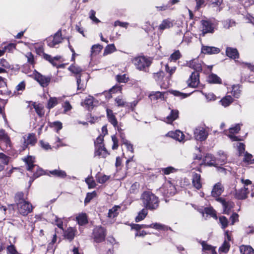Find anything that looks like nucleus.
Instances as JSON below:
<instances>
[{
	"instance_id": "nucleus-1",
	"label": "nucleus",
	"mask_w": 254,
	"mask_h": 254,
	"mask_svg": "<svg viewBox=\"0 0 254 254\" xmlns=\"http://www.w3.org/2000/svg\"><path fill=\"white\" fill-rule=\"evenodd\" d=\"M141 200L143 206L150 210L156 209L158 206V198L150 191L144 192L141 196Z\"/></svg>"
},
{
	"instance_id": "nucleus-2",
	"label": "nucleus",
	"mask_w": 254,
	"mask_h": 254,
	"mask_svg": "<svg viewBox=\"0 0 254 254\" xmlns=\"http://www.w3.org/2000/svg\"><path fill=\"white\" fill-rule=\"evenodd\" d=\"M208 128L203 126H198L193 130V137L197 141L205 140L208 136Z\"/></svg>"
},
{
	"instance_id": "nucleus-3",
	"label": "nucleus",
	"mask_w": 254,
	"mask_h": 254,
	"mask_svg": "<svg viewBox=\"0 0 254 254\" xmlns=\"http://www.w3.org/2000/svg\"><path fill=\"white\" fill-rule=\"evenodd\" d=\"M133 63L136 68L139 70H145L151 64V62L148 59L144 56L136 57L133 60Z\"/></svg>"
},
{
	"instance_id": "nucleus-4",
	"label": "nucleus",
	"mask_w": 254,
	"mask_h": 254,
	"mask_svg": "<svg viewBox=\"0 0 254 254\" xmlns=\"http://www.w3.org/2000/svg\"><path fill=\"white\" fill-rule=\"evenodd\" d=\"M17 205L18 212L23 216L27 215L32 210V205L26 201H18Z\"/></svg>"
},
{
	"instance_id": "nucleus-5",
	"label": "nucleus",
	"mask_w": 254,
	"mask_h": 254,
	"mask_svg": "<svg viewBox=\"0 0 254 254\" xmlns=\"http://www.w3.org/2000/svg\"><path fill=\"white\" fill-rule=\"evenodd\" d=\"M93 234L94 241L96 243L102 242L105 240L106 231L103 227L98 226L95 228L93 230Z\"/></svg>"
},
{
	"instance_id": "nucleus-6",
	"label": "nucleus",
	"mask_w": 254,
	"mask_h": 254,
	"mask_svg": "<svg viewBox=\"0 0 254 254\" xmlns=\"http://www.w3.org/2000/svg\"><path fill=\"white\" fill-rule=\"evenodd\" d=\"M11 141L10 137L4 129H0V146L2 149L5 147H10Z\"/></svg>"
},
{
	"instance_id": "nucleus-7",
	"label": "nucleus",
	"mask_w": 254,
	"mask_h": 254,
	"mask_svg": "<svg viewBox=\"0 0 254 254\" xmlns=\"http://www.w3.org/2000/svg\"><path fill=\"white\" fill-rule=\"evenodd\" d=\"M37 139L35 135L33 133H29L23 137L22 148L25 150L28 145H34L36 142Z\"/></svg>"
},
{
	"instance_id": "nucleus-8",
	"label": "nucleus",
	"mask_w": 254,
	"mask_h": 254,
	"mask_svg": "<svg viewBox=\"0 0 254 254\" xmlns=\"http://www.w3.org/2000/svg\"><path fill=\"white\" fill-rule=\"evenodd\" d=\"M202 62L198 58L194 59L187 62L186 64L189 67L193 69L195 72H199L202 70Z\"/></svg>"
},
{
	"instance_id": "nucleus-9",
	"label": "nucleus",
	"mask_w": 254,
	"mask_h": 254,
	"mask_svg": "<svg viewBox=\"0 0 254 254\" xmlns=\"http://www.w3.org/2000/svg\"><path fill=\"white\" fill-rule=\"evenodd\" d=\"M250 192V188L244 186L243 188L235 191V197L238 199H245L247 198L248 194Z\"/></svg>"
},
{
	"instance_id": "nucleus-10",
	"label": "nucleus",
	"mask_w": 254,
	"mask_h": 254,
	"mask_svg": "<svg viewBox=\"0 0 254 254\" xmlns=\"http://www.w3.org/2000/svg\"><path fill=\"white\" fill-rule=\"evenodd\" d=\"M201 50L202 53L207 55L217 54L220 52V50L218 48L213 46H204L203 45L201 46Z\"/></svg>"
},
{
	"instance_id": "nucleus-11",
	"label": "nucleus",
	"mask_w": 254,
	"mask_h": 254,
	"mask_svg": "<svg viewBox=\"0 0 254 254\" xmlns=\"http://www.w3.org/2000/svg\"><path fill=\"white\" fill-rule=\"evenodd\" d=\"M188 82L189 86L193 88L196 87L199 82L198 72H193Z\"/></svg>"
},
{
	"instance_id": "nucleus-12",
	"label": "nucleus",
	"mask_w": 254,
	"mask_h": 254,
	"mask_svg": "<svg viewBox=\"0 0 254 254\" xmlns=\"http://www.w3.org/2000/svg\"><path fill=\"white\" fill-rule=\"evenodd\" d=\"M202 31L203 35L205 34L210 33H212L214 32V27L211 22L207 20H202Z\"/></svg>"
},
{
	"instance_id": "nucleus-13",
	"label": "nucleus",
	"mask_w": 254,
	"mask_h": 254,
	"mask_svg": "<svg viewBox=\"0 0 254 254\" xmlns=\"http://www.w3.org/2000/svg\"><path fill=\"white\" fill-rule=\"evenodd\" d=\"M228 91L234 98H239L241 95L242 87L239 84L233 85L228 88Z\"/></svg>"
},
{
	"instance_id": "nucleus-14",
	"label": "nucleus",
	"mask_w": 254,
	"mask_h": 254,
	"mask_svg": "<svg viewBox=\"0 0 254 254\" xmlns=\"http://www.w3.org/2000/svg\"><path fill=\"white\" fill-rule=\"evenodd\" d=\"M203 161V164L206 166L217 167L219 165V163H216V159L211 154H206Z\"/></svg>"
},
{
	"instance_id": "nucleus-15",
	"label": "nucleus",
	"mask_w": 254,
	"mask_h": 254,
	"mask_svg": "<svg viewBox=\"0 0 254 254\" xmlns=\"http://www.w3.org/2000/svg\"><path fill=\"white\" fill-rule=\"evenodd\" d=\"M216 200L220 202L223 208V211L225 214H229L231 208L233 207L232 203L229 201H226L221 197H218Z\"/></svg>"
},
{
	"instance_id": "nucleus-16",
	"label": "nucleus",
	"mask_w": 254,
	"mask_h": 254,
	"mask_svg": "<svg viewBox=\"0 0 254 254\" xmlns=\"http://www.w3.org/2000/svg\"><path fill=\"white\" fill-rule=\"evenodd\" d=\"M62 32L61 30H59L55 34L53 37L52 41L49 43V46L51 47H56L57 45H58L62 42Z\"/></svg>"
},
{
	"instance_id": "nucleus-17",
	"label": "nucleus",
	"mask_w": 254,
	"mask_h": 254,
	"mask_svg": "<svg viewBox=\"0 0 254 254\" xmlns=\"http://www.w3.org/2000/svg\"><path fill=\"white\" fill-rule=\"evenodd\" d=\"M223 191V187L220 183L216 184L211 191V195L213 197L217 198Z\"/></svg>"
},
{
	"instance_id": "nucleus-18",
	"label": "nucleus",
	"mask_w": 254,
	"mask_h": 254,
	"mask_svg": "<svg viewBox=\"0 0 254 254\" xmlns=\"http://www.w3.org/2000/svg\"><path fill=\"white\" fill-rule=\"evenodd\" d=\"M95 147V156L102 158H105L108 152L104 145H99Z\"/></svg>"
},
{
	"instance_id": "nucleus-19",
	"label": "nucleus",
	"mask_w": 254,
	"mask_h": 254,
	"mask_svg": "<svg viewBox=\"0 0 254 254\" xmlns=\"http://www.w3.org/2000/svg\"><path fill=\"white\" fill-rule=\"evenodd\" d=\"M227 56L231 59L235 60L239 58V54L236 48L227 47L226 49Z\"/></svg>"
},
{
	"instance_id": "nucleus-20",
	"label": "nucleus",
	"mask_w": 254,
	"mask_h": 254,
	"mask_svg": "<svg viewBox=\"0 0 254 254\" xmlns=\"http://www.w3.org/2000/svg\"><path fill=\"white\" fill-rule=\"evenodd\" d=\"M240 130V126L239 124L236 125L234 127H232L229 128V132L231 133L228 135L229 137L232 140V141H239L241 140V139L238 138V137L232 134L235 133H237Z\"/></svg>"
},
{
	"instance_id": "nucleus-21",
	"label": "nucleus",
	"mask_w": 254,
	"mask_h": 254,
	"mask_svg": "<svg viewBox=\"0 0 254 254\" xmlns=\"http://www.w3.org/2000/svg\"><path fill=\"white\" fill-rule=\"evenodd\" d=\"M192 183L193 186L197 190H199L202 187L201 182V176L200 174L197 173L193 174L192 179Z\"/></svg>"
},
{
	"instance_id": "nucleus-22",
	"label": "nucleus",
	"mask_w": 254,
	"mask_h": 254,
	"mask_svg": "<svg viewBox=\"0 0 254 254\" xmlns=\"http://www.w3.org/2000/svg\"><path fill=\"white\" fill-rule=\"evenodd\" d=\"M107 116L109 122L116 128L118 127V121L112 110L107 109L106 110Z\"/></svg>"
},
{
	"instance_id": "nucleus-23",
	"label": "nucleus",
	"mask_w": 254,
	"mask_h": 254,
	"mask_svg": "<svg viewBox=\"0 0 254 254\" xmlns=\"http://www.w3.org/2000/svg\"><path fill=\"white\" fill-rule=\"evenodd\" d=\"M166 92H161L159 91H152L149 94V98L151 100H157L160 99L161 100L164 99Z\"/></svg>"
},
{
	"instance_id": "nucleus-24",
	"label": "nucleus",
	"mask_w": 254,
	"mask_h": 254,
	"mask_svg": "<svg viewBox=\"0 0 254 254\" xmlns=\"http://www.w3.org/2000/svg\"><path fill=\"white\" fill-rule=\"evenodd\" d=\"M169 136L181 142L184 140L185 135L180 130H176L175 132L171 131L168 132Z\"/></svg>"
},
{
	"instance_id": "nucleus-25",
	"label": "nucleus",
	"mask_w": 254,
	"mask_h": 254,
	"mask_svg": "<svg viewBox=\"0 0 254 254\" xmlns=\"http://www.w3.org/2000/svg\"><path fill=\"white\" fill-rule=\"evenodd\" d=\"M61 57H55L52 58L51 56L49 55V62L52 64L54 66H56L57 68L64 67V64H61L60 59Z\"/></svg>"
},
{
	"instance_id": "nucleus-26",
	"label": "nucleus",
	"mask_w": 254,
	"mask_h": 254,
	"mask_svg": "<svg viewBox=\"0 0 254 254\" xmlns=\"http://www.w3.org/2000/svg\"><path fill=\"white\" fill-rule=\"evenodd\" d=\"M76 230L71 227L67 229L64 232V237L70 242L74 238Z\"/></svg>"
},
{
	"instance_id": "nucleus-27",
	"label": "nucleus",
	"mask_w": 254,
	"mask_h": 254,
	"mask_svg": "<svg viewBox=\"0 0 254 254\" xmlns=\"http://www.w3.org/2000/svg\"><path fill=\"white\" fill-rule=\"evenodd\" d=\"M35 79L43 87H46L48 86V78L40 73L37 72L35 74Z\"/></svg>"
},
{
	"instance_id": "nucleus-28",
	"label": "nucleus",
	"mask_w": 254,
	"mask_h": 254,
	"mask_svg": "<svg viewBox=\"0 0 254 254\" xmlns=\"http://www.w3.org/2000/svg\"><path fill=\"white\" fill-rule=\"evenodd\" d=\"M178 116L179 111L177 110H172L170 115L166 117L165 122L171 124L178 118Z\"/></svg>"
},
{
	"instance_id": "nucleus-29",
	"label": "nucleus",
	"mask_w": 254,
	"mask_h": 254,
	"mask_svg": "<svg viewBox=\"0 0 254 254\" xmlns=\"http://www.w3.org/2000/svg\"><path fill=\"white\" fill-rule=\"evenodd\" d=\"M66 96L63 95L62 97L56 98L55 97H50L49 99V109L54 108L59 103V101L63 100Z\"/></svg>"
},
{
	"instance_id": "nucleus-30",
	"label": "nucleus",
	"mask_w": 254,
	"mask_h": 254,
	"mask_svg": "<svg viewBox=\"0 0 254 254\" xmlns=\"http://www.w3.org/2000/svg\"><path fill=\"white\" fill-rule=\"evenodd\" d=\"M50 222L52 224L57 225L59 228L63 230V222L61 219L58 218L54 214H52L50 218Z\"/></svg>"
},
{
	"instance_id": "nucleus-31",
	"label": "nucleus",
	"mask_w": 254,
	"mask_h": 254,
	"mask_svg": "<svg viewBox=\"0 0 254 254\" xmlns=\"http://www.w3.org/2000/svg\"><path fill=\"white\" fill-rule=\"evenodd\" d=\"M9 158L2 153H0V172L3 170L4 165L9 163Z\"/></svg>"
},
{
	"instance_id": "nucleus-32",
	"label": "nucleus",
	"mask_w": 254,
	"mask_h": 254,
	"mask_svg": "<svg viewBox=\"0 0 254 254\" xmlns=\"http://www.w3.org/2000/svg\"><path fill=\"white\" fill-rule=\"evenodd\" d=\"M173 26V23L169 19L163 20L159 26V29L162 31Z\"/></svg>"
},
{
	"instance_id": "nucleus-33",
	"label": "nucleus",
	"mask_w": 254,
	"mask_h": 254,
	"mask_svg": "<svg viewBox=\"0 0 254 254\" xmlns=\"http://www.w3.org/2000/svg\"><path fill=\"white\" fill-rule=\"evenodd\" d=\"M27 165V169L29 171H32L33 169L35 167L34 165V158L32 156H29L27 158L24 159Z\"/></svg>"
},
{
	"instance_id": "nucleus-34",
	"label": "nucleus",
	"mask_w": 254,
	"mask_h": 254,
	"mask_svg": "<svg viewBox=\"0 0 254 254\" xmlns=\"http://www.w3.org/2000/svg\"><path fill=\"white\" fill-rule=\"evenodd\" d=\"M219 157L216 159V163H219V165H222L224 164L227 161V156L223 151H220L218 152Z\"/></svg>"
},
{
	"instance_id": "nucleus-35",
	"label": "nucleus",
	"mask_w": 254,
	"mask_h": 254,
	"mask_svg": "<svg viewBox=\"0 0 254 254\" xmlns=\"http://www.w3.org/2000/svg\"><path fill=\"white\" fill-rule=\"evenodd\" d=\"M120 208V207L118 205H115L111 209H109V212L108 213V217L110 218H114L119 214V210Z\"/></svg>"
},
{
	"instance_id": "nucleus-36",
	"label": "nucleus",
	"mask_w": 254,
	"mask_h": 254,
	"mask_svg": "<svg viewBox=\"0 0 254 254\" xmlns=\"http://www.w3.org/2000/svg\"><path fill=\"white\" fill-rule=\"evenodd\" d=\"M49 173L55 177H57L61 178H64L66 176V173L64 171L59 169H55L54 170L50 171H49Z\"/></svg>"
},
{
	"instance_id": "nucleus-37",
	"label": "nucleus",
	"mask_w": 254,
	"mask_h": 254,
	"mask_svg": "<svg viewBox=\"0 0 254 254\" xmlns=\"http://www.w3.org/2000/svg\"><path fill=\"white\" fill-rule=\"evenodd\" d=\"M240 251L242 254H254V250L250 246H241Z\"/></svg>"
},
{
	"instance_id": "nucleus-38",
	"label": "nucleus",
	"mask_w": 254,
	"mask_h": 254,
	"mask_svg": "<svg viewBox=\"0 0 254 254\" xmlns=\"http://www.w3.org/2000/svg\"><path fill=\"white\" fill-rule=\"evenodd\" d=\"M233 100H234L231 96L227 95L223 98L220 101V102L221 103L222 106L226 107L229 106L233 102Z\"/></svg>"
},
{
	"instance_id": "nucleus-39",
	"label": "nucleus",
	"mask_w": 254,
	"mask_h": 254,
	"mask_svg": "<svg viewBox=\"0 0 254 254\" xmlns=\"http://www.w3.org/2000/svg\"><path fill=\"white\" fill-rule=\"evenodd\" d=\"M33 106L37 114L40 117H42L44 114L43 106L40 104H37L36 103H34Z\"/></svg>"
},
{
	"instance_id": "nucleus-40",
	"label": "nucleus",
	"mask_w": 254,
	"mask_h": 254,
	"mask_svg": "<svg viewBox=\"0 0 254 254\" xmlns=\"http://www.w3.org/2000/svg\"><path fill=\"white\" fill-rule=\"evenodd\" d=\"M110 178V176L105 175H101L98 173L96 175V179L97 181L100 184H104Z\"/></svg>"
},
{
	"instance_id": "nucleus-41",
	"label": "nucleus",
	"mask_w": 254,
	"mask_h": 254,
	"mask_svg": "<svg viewBox=\"0 0 254 254\" xmlns=\"http://www.w3.org/2000/svg\"><path fill=\"white\" fill-rule=\"evenodd\" d=\"M148 213L146 209L143 208L138 213V215L135 218V221L138 222L144 219Z\"/></svg>"
},
{
	"instance_id": "nucleus-42",
	"label": "nucleus",
	"mask_w": 254,
	"mask_h": 254,
	"mask_svg": "<svg viewBox=\"0 0 254 254\" xmlns=\"http://www.w3.org/2000/svg\"><path fill=\"white\" fill-rule=\"evenodd\" d=\"M76 220L80 225H83L87 223V216L85 214H81L76 217Z\"/></svg>"
},
{
	"instance_id": "nucleus-43",
	"label": "nucleus",
	"mask_w": 254,
	"mask_h": 254,
	"mask_svg": "<svg viewBox=\"0 0 254 254\" xmlns=\"http://www.w3.org/2000/svg\"><path fill=\"white\" fill-rule=\"evenodd\" d=\"M102 49L103 46L100 44H96L93 45L91 48V56H95L98 54Z\"/></svg>"
},
{
	"instance_id": "nucleus-44",
	"label": "nucleus",
	"mask_w": 254,
	"mask_h": 254,
	"mask_svg": "<svg viewBox=\"0 0 254 254\" xmlns=\"http://www.w3.org/2000/svg\"><path fill=\"white\" fill-rule=\"evenodd\" d=\"M208 80L209 82L212 83H220L221 80L216 74L212 73L208 76Z\"/></svg>"
},
{
	"instance_id": "nucleus-45",
	"label": "nucleus",
	"mask_w": 254,
	"mask_h": 254,
	"mask_svg": "<svg viewBox=\"0 0 254 254\" xmlns=\"http://www.w3.org/2000/svg\"><path fill=\"white\" fill-rule=\"evenodd\" d=\"M49 126L53 128L57 132L62 128V124L59 121L54 122L53 123L49 122Z\"/></svg>"
},
{
	"instance_id": "nucleus-46",
	"label": "nucleus",
	"mask_w": 254,
	"mask_h": 254,
	"mask_svg": "<svg viewBox=\"0 0 254 254\" xmlns=\"http://www.w3.org/2000/svg\"><path fill=\"white\" fill-rule=\"evenodd\" d=\"M150 228L155 229L158 230H167L168 227L160 223H152L149 225Z\"/></svg>"
},
{
	"instance_id": "nucleus-47",
	"label": "nucleus",
	"mask_w": 254,
	"mask_h": 254,
	"mask_svg": "<svg viewBox=\"0 0 254 254\" xmlns=\"http://www.w3.org/2000/svg\"><path fill=\"white\" fill-rule=\"evenodd\" d=\"M36 53L39 55H43L44 58L46 60H48V55L44 53V48L42 45H37L36 47Z\"/></svg>"
},
{
	"instance_id": "nucleus-48",
	"label": "nucleus",
	"mask_w": 254,
	"mask_h": 254,
	"mask_svg": "<svg viewBox=\"0 0 254 254\" xmlns=\"http://www.w3.org/2000/svg\"><path fill=\"white\" fill-rule=\"evenodd\" d=\"M68 69L72 73L76 74V76L77 75H81L79 73L82 71V69L80 67L72 64Z\"/></svg>"
},
{
	"instance_id": "nucleus-49",
	"label": "nucleus",
	"mask_w": 254,
	"mask_h": 254,
	"mask_svg": "<svg viewBox=\"0 0 254 254\" xmlns=\"http://www.w3.org/2000/svg\"><path fill=\"white\" fill-rule=\"evenodd\" d=\"M170 92L172 94L174 95L175 96L179 97L181 99L185 98L189 96L191 94V93H189V94L183 93L180 92H179L178 91H176V90H172V91H170Z\"/></svg>"
},
{
	"instance_id": "nucleus-50",
	"label": "nucleus",
	"mask_w": 254,
	"mask_h": 254,
	"mask_svg": "<svg viewBox=\"0 0 254 254\" xmlns=\"http://www.w3.org/2000/svg\"><path fill=\"white\" fill-rule=\"evenodd\" d=\"M116 47L114 44H110L107 46L104 50V55H107L112 53L116 51Z\"/></svg>"
},
{
	"instance_id": "nucleus-51",
	"label": "nucleus",
	"mask_w": 254,
	"mask_h": 254,
	"mask_svg": "<svg viewBox=\"0 0 254 254\" xmlns=\"http://www.w3.org/2000/svg\"><path fill=\"white\" fill-rule=\"evenodd\" d=\"M85 182L88 185V188L89 189L94 188L96 186L95 181L93 180L92 177L91 176L85 179Z\"/></svg>"
},
{
	"instance_id": "nucleus-52",
	"label": "nucleus",
	"mask_w": 254,
	"mask_h": 254,
	"mask_svg": "<svg viewBox=\"0 0 254 254\" xmlns=\"http://www.w3.org/2000/svg\"><path fill=\"white\" fill-rule=\"evenodd\" d=\"M62 107L64 108L63 112L64 114H66L72 109V106L67 101L64 102L62 104Z\"/></svg>"
},
{
	"instance_id": "nucleus-53",
	"label": "nucleus",
	"mask_w": 254,
	"mask_h": 254,
	"mask_svg": "<svg viewBox=\"0 0 254 254\" xmlns=\"http://www.w3.org/2000/svg\"><path fill=\"white\" fill-rule=\"evenodd\" d=\"M230 247L229 243L227 240H225L222 246L220 247L219 250L220 252L226 253L229 250Z\"/></svg>"
},
{
	"instance_id": "nucleus-54",
	"label": "nucleus",
	"mask_w": 254,
	"mask_h": 254,
	"mask_svg": "<svg viewBox=\"0 0 254 254\" xmlns=\"http://www.w3.org/2000/svg\"><path fill=\"white\" fill-rule=\"evenodd\" d=\"M96 11L93 9L91 10L89 13V17L92 21L96 24L100 22V20L95 16Z\"/></svg>"
},
{
	"instance_id": "nucleus-55",
	"label": "nucleus",
	"mask_w": 254,
	"mask_h": 254,
	"mask_svg": "<svg viewBox=\"0 0 254 254\" xmlns=\"http://www.w3.org/2000/svg\"><path fill=\"white\" fill-rule=\"evenodd\" d=\"M219 222L221 224V228L223 229H225L228 225V221L227 218L224 216L219 217Z\"/></svg>"
},
{
	"instance_id": "nucleus-56",
	"label": "nucleus",
	"mask_w": 254,
	"mask_h": 254,
	"mask_svg": "<svg viewBox=\"0 0 254 254\" xmlns=\"http://www.w3.org/2000/svg\"><path fill=\"white\" fill-rule=\"evenodd\" d=\"M164 73L162 71H160L159 72H158L157 73H154L153 74V78L157 82L161 81L164 78Z\"/></svg>"
},
{
	"instance_id": "nucleus-57",
	"label": "nucleus",
	"mask_w": 254,
	"mask_h": 254,
	"mask_svg": "<svg viewBox=\"0 0 254 254\" xmlns=\"http://www.w3.org/2000/svg\"><path fill=\"white\" fill-rule=\"evenodd\" d=\"M181 57V55L179 51H176L172 54L171 55L169 60L170 61H176L177 60L179 59Z\"/></svg>"
},
{
	"instance_id": "nucleus-58",
	"label": "nucleus",
	"mask_w": 254,
	"mask_h": 254,
	"mask_svg": "<svg viewBox=\"0 0 254 254\" xmlns=\"http://www.w3.org/2000/svg\"><path fill=\"white\" fill-rule=\"evenodd\" d=\"M199 243L201 245L202 247V251H210L213 248V247L212 246L207 244L205 241H199Z\"/></svg>"
},
{
	"instance_id": "nucleus-59",
	"label": "nucleus",
	"mask_w": 254,
	"mask_h": 254,
	"mask_svg": "<svg viewBox=\"0 0 254 254\" xmlns=\"http://www.w3.org/2000/svg\"><path fill=\"white\" fill-rule=\"evenodd\" d=\"M96 195V192L95 191H93L92 192L87 193L84 200V203L85 204L89 203L92 199L95 197Z\"/></svg>"
},
{
	"instance_id": "nucleus-60",
	"label": "nucleus",
	"mask_w": 254,
	"mask_h": 254,
	"mask_svg": "<svg viewBox=\"0 0 254 254\" xmlns=\"http://www.w3.org/2000/svg\"><path fill=\"white\" fill-rule=\"evenodd\" d=\"M116 79L119 82L126 83L127 82L128 77L126 74H124L123 75H118L116 76Z\"/></svg>"
},
{
	"instance_id": "nucleus-61",
	"label": "nucleus",
	"mask_w": 254,
	"mask_h": 254,
	"mask_svg": "<svg viewBox=\"0 0 254 254\" xmlns=\"http://www.w3.org/2000/svg\"><path fill=\"white\" fill-rule=\"evenodd\" d=\"M123 143L125 145L128 151H130L132 153L133 152V145L127 140L124 139Z\"/></svg>"
},
{
	"instance_id": "nucleus-62",
	"label": "nucleus",
	"mask_w": 254,
	"mask_h": 254,
	"mask_svg": "<svg viewBox=\"0 0 254 254\" xmlns=\"http://www.w3.org/2000/svg\"><path fill=\"white\" fill-rule=\"evenodd\" d=\"M76 82L77 85V90H83L85 86L83 83H81V75H77L76 76Z\"/></svg>"
},
{
	"instance_id": "nucleus-63",
	"label": "nucleus",
	"mask_w": 254,
	"mask_h": 254,
	"mask_svg": "<svg viewBox=\"0 0 254 254\" xmlns=\"http://www.w3.org/2000/svg\"><path fill=\"white\" fill-rule=\"evenodd\" d=\"M252 155L246 152L243 160L248 163H254V159L252 160Z\"/></svg>"
},
{
	"instance_id": "nucleus-64",
	"label": "nucleus",
	"mask_w": 254,
	"mask_h": 254,
	"mask_svg": "<svg viewBox=\"0 0 254 254\" xmlns=\"http://www.w3.org/2000/svg\"><path fill=\"white\" fill-rule=\"evenodd\" d=\"M93 97L91 96H89L84 100V104L88 107H90L93 105Z\"/></svg>"
}]
</instances>
